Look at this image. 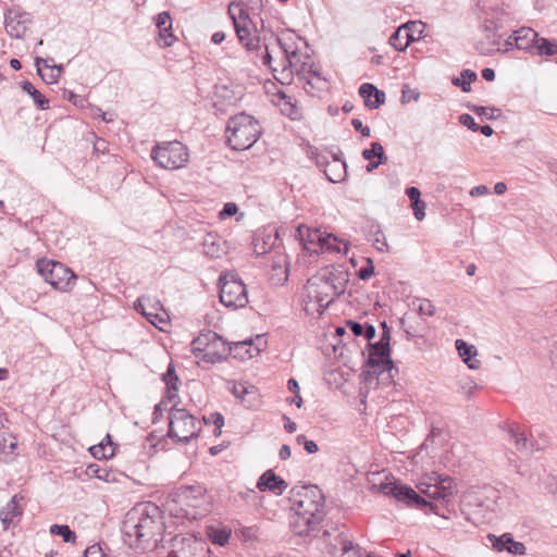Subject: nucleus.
<instances>
[{
  "instance_id": "obj_44",
  "label": "nucleus",
  "mask_w": 557,
  "mask_h": 557,
  "mask_svg": "<svg viewBox=\"0 0 557 557\" xmlns=\"http://www.w3.org/2000/svg\"><path fill=\"white\" fill-rule=\"evenodd\" d=\"M50 533L62 536L65 543H74L76 540L75 533L66 524H52Z\"/></svg>"
},
{
  "instance_id": "obj_58",
  "label": "nucleus",
  "mask_w": 557,
  "mask_h": 557,
  "mask_svg": "<svg viewBox=\"0 0 557 557\" xmlns=\"http://www.w3.org/2000/svg\"><path fill=\"white\" fill-rule=\"evenodd\" d=\"M354 128L356 131H360L363 137H369L371 134L370 127L363 126L362 122L359 119H354L351 122Z\"/></svg>"
},
{
  "instance_id": "obj_64",
  "label": "nucleus",
  "mask_w": 557,
  "mask_h": 557,
  "mask_svg": "<svg viewBox=\"0 0 557 557\" xmlns=\"http://www.w3.org/2000/svg\"><path fill=\"white\" fill-rule=\"evenodd\" d=\"M283 419L285 420L284 428L288 433H294L297 429L296 423L293 422L287 416H284Z\"/></svg>"
},
{
  "instance_id": "obj_24",
  "label": "nucleus",
  "mask_w": 557,
  "mask_h": 557,
  "mask_svg": "<svg viewBox=\"0 0 557 557\" xmlns=\"http://www.w3.org/2000/svg\"><path fill=\"white\" fill-rule=\"evenodd\" d=\"M288 484L277 476L272 470L265 471L258 480L257 487L263 492V491H271L276 494H282L286 488Z\"/></svg>"
},
{
  "instance_id": "obj_22",
  "label": "nucleus",
  "mask_w": 557,
  "mask_h": 557,
  "mask_svg": "<svg viewBox=\"0 0 557 557\" xmlns=\"http://www.w3.org/2000/svg\"><path fill=\"white\" fill-rule=\"evenodd\" d=\"M203 253L210 258H221L226 255V242L216 234L209 233L202 243Z\"/></svg>"
},
{
  "instance_id": "obj_49",
  "label": "nucleus",
  "mask_w": 557,
  "mask_h": 557,
  "mask_svg": "<svg viewBox=\"0 0 557 557\" xmlns=\"http://www.w3.org/2000/svg\"><path fill=\"white\" fill-rule=\"evenodd\" d=\"M366 263L367 264L357 272L358 277L362 281L369 280L374 274L373 261L370 258H367Z\"/></svg>"
},
{
  "instance_id": "obj_8",
  "label": "nucleus",
  "mask_w": 557,
  "mask_h": 557,
  "mask_svg": "<svg viewBox=\"0 0 557 557\" xmlns=\"http://www.w3.org/2000/svg\"><path fill=\"white\" fill-rule=\"evenodd\" d=\"M220 301L227 308H244L248 304L246 285L234 272H226L220 277Z\"/></svg>"
},
{
  "instance_id": "obj_33",
  "label": "nucleus",
  "mask_w": 557,
  "mask_h": 557,
  "mask_svg": "<svg viewBox=\"0 0 557 557\" xmlns=\"http://www.w3.org/2000/svg\"><path fill=\"white\" fill-rule=\"evenodd\" d=\"M233 351L235 354V357H239L242 359H250L257 356L261 351V348L258 345H256L252 339H249L235 343L233 345Z\"/></svg>"
},
{
  "instance_id": "obj_55",
  "label": "nucleus",
  "mask_w": 557,
  "mask_h": 557,
  "mask_svg": "<svg viewBox=\"0 0 557 557\" xmlns=\"http://www.w3.org/2000/svg\"><path fill=\"white\" fill-rule=\"evenodd\" d=\"M205 423L212 422L216 430H221L224 424V418L221 413H212L209 418H203Z\"/></svg>"
},
{
  "instance_id": "obj_10",
  "label": "nucleus",
  "mask_w": 557,
  "mask_h": 557,
  "mask_svg": "<svg viewBox=\"0 0 557 557\" xmlns=\"http://www.w3.org/2000/svg\"><path fill=\"white\" fill-rule=\"evenodd\" d=\"M151 158L161 168L178 170L189 161L187 148L180 141H169L158 145L151 151Z\"/></svg>"
},
{
  "instance_id": "obj_28",
  "label": "nucleus",
  "mask_w": 557,
  "mask_h": 557,
  "mask_svg": "<svg viewBox=\"0 0 557 557\" xmlns=\"http://www.w3.org/2000/svg\"><path fill=\"white\" fill-rule=\"evenodd\" d=\"M36 66L38 74L48 84L57 83L62 72V65H49L48 61L41 58H36Z\"/></svg>"
},
{
  "instance_id": "obj_46",
  "label": "nucleus",
  "mask_w": 557,
  "mask_h": 557,
  "mask_svg": "<svg viewBox=\"0 0 557 557\" xmlns=\"http://www.w3.org/2000/svg\"><path fill=\"white\" fill-rule=\"evenodd\" d=\"M156 299H151L150 297H140L134 304V308L141 312L143 315L147 318L148 312H156L151 309L150 304H153Z\"/></svg>"
},
{
  "instance_id": "obj_56",
  "label": "nucleus",
  "mask_w": 557,
  "mask_h": 557,
  "mask_svg": "<svg viewBox=\"0 0 557 557\" xmlns=\"http://www.w3.org/2000/svg\"><path fill=\"white\" fill-rule=\"evenodd\" d=\"M459 122L463 126H466V127H468V128H470L472 131H478V125H476L474 119L470 114H467V113L461 114L459 116Z\"/></svg>"
},
{
  "instance_id": "obj_17",
  "label": "nucleus",
  "mask_w": 557,
  "mask_h": 557,
  "mask_svg": "<svg viewBox=\"0 0 557 557\" xmlns=\"http://www.w3.org/2000/svg\"><path fill=\"white\" fill-rule=\"evenodd\" d=\"M416 28H425V24L420 21H412L399 26L389 38L391 46L397 51H405L412 41L417 40L412 37V34H409L408 29Z\"/></svg>"
},
{
  "instance_id": "obj_14",
  "label": "nucleus",
  "mask_w": 557,
  "mask_h": 557,
  "mask_svg": "<svg viewBox=\"0 0 557 557\" xmlns=\"http://www.w3.org/2000/svg\"><path fill=\"white\" fill-rule=\"evenodd\" d=\"M381 491L385 495L407 504H416L418 506L428 504L413 488L404 484L394 482L382 483Z\"/></svg>"
},
{
  "instance_id": "obj_43",
  "label": "nucleus",
  "mask_w": 557,
  "mask_h": 557,
  "mask_svg": "<svg viewBox=\"0 0 557 557\" xmlns=\"http://www.w3.org/2000/svg\"><path fill=\"white\" fill-rule=\"evenodd\" d=\"M476 77L475 72L467 69L461 72L459 77L453 79V84L461 87L462 91L468 92L470 91L471 83L474 82Z\"/></svg>"
},
{
  "instance_id": "obj_36",
  "label": "nucleus",
  "mask_w": 557,
  "mask_h": 557,
  "mask_svg": "<svg viewBox=\"0 0 557 557\" xmlns=\"http://www.w3.org/2000/svg\"><path fill=\"white\" fill-rule=\"evenodd\" d=\"M87 474L89 476L97 478L107 483L117 482L116 472L108 468L99 467L98 465H90L87 468Z\"/></svg>"
},
{
  "instance_id": "obj_1",
  "label": "nucleus",
  "mask_w": 557,
  "mask_h": 557,
  "mask_svg": "<svg viewBox=\"0 0 557 557\" xmlns=\"http://www.w3.org/2000/svg\"><path fill=\"white\" fill-rule=\"evenodd\" d=\"M349 274L342 267L329 265L310 276L300 293L301 310L311 318L321 317L347 288Z\"/></svg>"
},
{
  "instance_id": "obj_45",
  "label": "nucleus",
  "mask_w": 557,
  "mask_h": 557,
  "mask_svg": "<svg viewBox=\"0 0 557 557\" xmlns=\"http://www.w3.org/2000/svg\"><path fill=\"white\" fill-rule=\"evenodd\" d=\"M362 157L366 160H372L373 157L380 159V162H386L387 157L385 156L384 148L380 143H372L370 149L362 151Z\"/></svg>"
},
{
  "instance_id": "obj_18",
  "label": "nucleus",
  "mask_w": 557,
  "mask_h": 557,
  "mask_svg": "<svg viewBox=\"0 0 557 557\" xmlns=\"http://www.w3.org/2000/svg\"><path fill=\"white\" fill-rule=\"evenodd\" d=\"M487 540L497 552L506 550L512 555L522 556L525 554V546L521 542L513 540L510 533H504L500 536L488 534Z\"/></svg>"
},
{
  "instance_id": "obj_16",
  "label": "nucleus",
  "mask_w": 557,
  "mask_h": 557,
  "mask_svg": "<svg viewBox=\"0 0 557 557\" xmlns=\"http://www.w3.org/2000/svg\"><path fill=\"white\" fill-rule=\"evenodd\" d=\"M209 337H211V342L205 356L201 357V361L216 363L225 360L228 354L233 351V346H228L215 332L209 331Z\"/></svg>"
},
{
  "instance_id": "obj_52",
  "label": "nucleus",
  "mask_w": 557,
  "mask_h": 557,
  "mask_svg": "<svg viewBox=\"0 0 557 557\" xmlns=\"http://www.w3.org/2000/svg\"><path fill=\"white\" fill-rule=\"evenodd\" d=\"M175 38L172 34V28L166 30H159V41L163 47H170L174 42Z\"/></svg>"
},
{
  "instance_id": "obj_54",
  "label": "nucleus",
  "mask_w": 557,
  "mask_h": 557,
  "mask_svg": "<svg viewBox=\"0 0 557 557\" xmlns=\"http://www.w3.org/2000/svg\"><path fill=\"white\" fill-rule=\"evenodd\" d=\"M411 207L413 209L414 218L418 221H422L425 218V203L422 200H420L411 203Z\"/></svg>"
},
{
  "instance_id": "obj_13",
  "label": "nucleus",
  "mask_w": 557,
  "mask_h": 557,
  "mask_svg": "<svg viewBox=\"0 0 557 557\" xmlns=\"http://www.w3.org/2000/svg\"><path fill=\"white\" fill-rule=\"evenodd\" d=\"M325 555L330 557H360L358 546L345 533L335 535L330 543L326 544Z\"/></svg>"
},
{
  "instance_id": "obj_20",
  "label": "nucleus",
  "mask_w": 557,
  "mask_h": 557,
  "mask_svg": "<svg viewBox=\"0 0 557 557\" xmlns=\"http://www.w3.org/2000/svg\"><path fill=\"white\" fill-rule=\"evenodd\" d=\"M371 361L382 363L383 370H391L393 362L391 360L389 334L384 332L380 342L373 346Z\"/></svg>"
},
{
  "instance_id": "obj_62",
  "label": "nucleus",
  "mask_w": 557,
  "mask_h": 557,
  "mask_svg": "<svg viewBox=\"0 0 557 557\" xmlns=\"http://www.w3.org/2000/svg\"><path fill=\"white\" fill-rule=\"evenodd\" d=\"M348 325L355 335L360 336L363 334V326L360 323L349 321Z\"/></svg>"
},
{
  "instance_id": "obj_50",
  "label": "nucleus",
  "mask_w": 557,
  "mask_h": 557,
  "mask_svg": "<svg viewBox=\"0 0 557 557\" xmlns=\"http://www.w3.org/2000/svg\"><path fill=\"white\" fill-rule=\"evenodd\" d=\"M156 25L159 30H166L172 28V20L168 12H161L157 15Z\"/></svg>"
},
{
  "instance_id": "obj_23",
  "label": "nucleus",
  "mask_w": 557,
  "mask_h": 557,
  "mask_svg": "<svg viewBox=\"0 0 557 557\" xmlns=\"http://www.w3.org/2000/svg\"><path fill=\"white\" fill-rule=\"evenodd\" d=\"M539 34L530 27H521L513 33L515 47L519 50H524L532 54L535 40L539 38Z\"/></svg>"
},
{
  "instance_id": "obj_15",
  "label": "nucleus",
  "mask_w": 557,
  "mask_h": 557,
  "mask_svg": "<svg viewBox=\"0 0 557 557\" xmlns=\"http://www.w3.org/2000/svg\"><path fill=\"white\" fill-rule=\"evenodd\" d=\"M30 23V15L17 9H10L5 14V30L12 38H22Z\"/></svg>"
},
{
  "instance_id": "obj_31",
  "label": "nucleus",
  "mask_w": 557,
  "mask_h": 557,
  "mask_svg": "<svg viewBox=\"0 0 557 557\" xmlns=\"http://www.w3.org/2000/svg\"><path fill=\"white\" fill-rule=\"evenodd\" d=\"M532 55L546 58L557 55V40L539 36Z\"/></svg>"
},
{
  "instance_id": "obj_2",
  "label": "nucleus",
  "mask_w": 557,
  "mask_h": 557,
  "mask_svg": "<svg viewBox=\"0 0 557 557\" xmlns=\"http://www.w3.org/2000/svg\"><path fill=\"white\" fill-rule=\"evenodd\" d=\"M275 41L282 54L281 60H274V49L265 45L263 63L270 66L275 79L281 84H290L295 74L301 77L307 73L308 67L314 64L310 55L298 52L289 44L280 38H276Z\"/></svg>"
},
{
  "instance_id": "obj_26",
  "label": "nucleus",
  "mask_w": 557,
  "mask_h": 557,
  "mask_svg": "<svg viewBox=\"0 0 557 557\" xmlns=\"http://www.w3.org/2000/svg\"><path fill=\"white\" fill-rule=\"evenodd\" d=\"M467 498H469V504L472 503L470 498H475V505L491 509L497 498V492L491 486H485L470 492Z\"/></svg>"
},
{
  "instance_id": "obj_7",
  "label": "nucleus",
  "mask_w": 557,
  "mask_h": 557,
  "mask_svg": "<svg viewBox=\"0 0 557 557\" xmlns=\"http://www.w3.org/2000/svg\"><path fill=\"white\" fill-rule=\"evenodd\" d=\"M228 14L243 47L250 51L259 49L261 45L257 28L242 5L236 2H231L228 5Z\"/></svg>"
},
{
  "instance_id": "obj_34",
  "label": "nucleus",
  "mask_w": 557,
  "mask_h": 557,
  "mask_svg": "<svg viewBox=\"0 0 557 557\" xmlns=\"http://www.w3.org/2000/svg\"><path fill=\"white\" fill-rule=\"evenodd\" d=\"M180 500L190 508H198L205 502L202 492L195 487H186L182 494H180Z\"/></svg>"
},
{
  "instance_id": "obj_21",
  "label": "nucleus",
  "mask_w": 557,
  "mask_h": 557,
  "mask_svg": "<svg viewBox=\"0 0 557 557\" xmlns=\"http://www.w3.org/2000/svg\"><path fill=\"white\" fill-rule=\"evenodd\" d=\"M22 496L14 495L10 502L0 510V520L4 529H8L11 524H14L16 520L22 516Z\"/></svg>"
},
{
  "instance_id": "obj_25",
  "label": "nucleus",
  "mask_w": 557,
  "mask_h": 557,
  "mask_svg": "<svg viewBox=\"0 0 557 557\" xmlns=\"http://www.w3.org/2000/svg\"><path fill=\"white\" fill-rule=\"evenodd\" d=\"M360 96L364 99L366 106L370 109H376L385 100V94L380 91L372 84H362L359 89Z\"/></svg>"
},
{
  "instance_id": "obj_5",
  "label": "nucleus",
  "mask_w": 557,
  "mask_h": 557,
  "mask_svg": "<svg viewBox=\"0 0 557 557\" xmlns=\"http://www.w3.org/2000/svg\"><path fill=\"white\" fill-rule=\"evenodd\" d=\"M296 237L301 243L304 249L311 253L335 251L346 255L349 249V245L345 240L306 225H299L297 227Z\"/></svg>"
},
{
  "instance_id": "obj_63",
  "label": "nucleus",
  "mask_w": 557,
  "mask_h": 557,
  "mask_svg": "<svg viewBox=\"0 0 557 557\" xmlns=\"http://www.w3.org/2000/svg\"><path fill=\"white\" fill-rule=\"evenodd\" d=\"M304 446H305V449H306V451H307L308 454H314V453H317V451H318V449H319V448H318L317 443H315V442H313V441H309V440H308V441H305Z\"/></svg>"
},
{
  "instance_id": "obj_42",
  "label": "nucleus",
  "mask_w": 557,
  "mask_h": 557,
  "mask_svg": "<svg viewBox=\"0 0 557 557\" xmlns=\"http://www.w3.org/2000/svg\"><path fill=\"white\" fill-rule=\"evenodd\" d=\"M21 86L23 90L33 98L35 104L40 110H46L48 108V99L40 91H38L29 82H23Z\"/></svg>"
},
{
  "instance_id": "obj_59",
  "label": "nucleus",
  "mask_w": 557,
  "mask_h": 557,
  "mask_svg": "<svg viewBox=\"0 0 557 557\" xmlns=\"http://www.w3.org/2000/svg\"><path fill=\"white\" fill-rule=\"evenodd\" d=\"M406 194L409 197V199L411 200V203L421 200L420 199L421 193H420V190L417 187H409V188H407L406 189Z\"/></svg>"
},
{
  "instance_id": "obj_41",
  "label": "nucleus",
  "mask_w": 557,
  "mask_h": 557,
  "mask_svg": "<svg viewBox=\"0 0 557 557\" xmlns=\"http://www.w3.org/2000/svg\"><path fill=\"white\" fill-rule=\"evenodd\" d=\"M211 337H209V331L206 333H201L199 336H197L190 344L191 352L201 359L202 356H205L208 346L210 344Z\"/></svg>"
},
{
  "instance_id": "obj_27",
  "label": "nucleus",
  "mask_w": 557,
  "mask_h": 557,
  "mask_svg": "<svg viewBox=\"0 0 557 557\" xmlns=\"http://www.w3.org/2000/svg\"><path fill=\"white\" fill-rule=\"evenodd\" d=\"M455 344L456 349L458 350V354L463 362L472 370L479 369L481 363L475 358L478 355L476 348L473 345L467 344L462 339H457Z\"/></svg>"
},
{
  "instance_id": "obj_61",
  "label": "nucleus",
  "mask_w": 557,
  "mask_h": 557,
  "mask_svg": "<svg viewBox=\"0 0 557 557\" xmlns=\"http://www.w3.org/2000/svg\"><path fill=\"white\" fill-rule=\"evenodd\" d=\"M488 193V188L485 186V185H478V186H474L471 190H470V195L472 197H480V196H483V195H486Z\"/></svg>"
},
{
  "instance_id": "obj_53",
  "label": "nucleus",
  "mask_w": 557,
  "mask_h": 557,
  "mask_svg": "<svg viewBox=\"0 0 557 557\" xmlns=\"http://www.w3.org/2000/svg\"><path fill=\"white\" fill-rule=\"evenodd\" d=\"M238 207L234 202H227L224 205V208L219 213L220 219L224 220L226 218L233 216L237 213Z\"/></svg>"
},
{
  "instance_id": "obj_39",
  "label": "nucleus",
  "mask_w": 557,
  "mask_h": 557,
  "mask_svg": "<svg viewBox=\"0 0 557 557\" xmlns=\"http://www.w3.org/2000/svg\"><path fill=\"white\" fill-rule=\"evenodd\" d=\"M90 453L95 458H110L114 455V447L110 435L106 436V442L90 447Z\"/></svg>"
},
{
  "instance_id": "obj_9",
  "label": "nucleus",
  "mask_w": 557,
  "mask_h": 557,
  "mask_svg": "<svg viewBox=\"0 0 557 557\" xmlns=\"http://www.w3.org/2000/svg\"><path fill=\"white\" fill-rule=\"evenodd\" d=\"M201 423L187 410L172 407L169 416V436L178 442H188L196 436Z\"/></svg>"
},
{
  "instance_id": "obj_6",
  "label": "nucleus",
  "mask_w": 557,
  "mask_h": 557,
  "mask_svg": "<svg viewBox=\"0 0 557 557\" xmlns=\"http://www.w3.org/2000/svg\"><path fill=\"white\" fill-rule=\"evenodd\" d=\"M36 265L41 277L53 288L69 292L73 287L76 275L63 263L42 258L37 261Z\"/></svg>"
},
{
  "instance_id": "obj_48",
  "label": "nucleus",
  "mask_w": 557,
  "mask_h": 557,
  "mask_svg": "<svg viewBox=\"0 0 557 557\" xmlns=\"http://www.w3.org/2000/svg\"><path fill=\"white\" fill-rule=\"evenodd\" d=\"M210 539L214 544L224 546L230 540V532L226 530H213L210 533Z\"/></svg>"
},
{
  "instance_id": "obj_57",
  "label": "nucleus",
  "mask_w": 557,
  "mask_h": 557,
  "mask_svg": "<svg viewBox=\"0 0 557 557\" xmlns=\"http://www.w3.org/2000/svg\"><path fill=\"white\" fill-rule=\"evenodd\" d=\"M85 557H106V555L99 545H91L86 548Z\"/></svg>"
},
{
  "instance_id": "obj_32",
  "label": "nucleus",
  "mask_w": 557,
  "mask_h": 557,
  "mask_svg": "<svg viewBox=\"0 0 557 557\" xmlns=\"http://www.w3.org/2000/svg\"><path fill=\"white\" fill-rule=\"evenodd\" d=\"M232 393L243 403L251 405L252 399L257 394V388L252 384H248L246 382H238L233 384Z\"/></svg>"
},
{
  "instance_id": "obj_29",
  "label": "nucleus",
  "mask_w": 557,
  "mask_h": 557,
  "mask_svg": "<svg viewBox=\"0 0 557 557\" xmlns=\"http://www.w3.org/2000/svg\"><path fill=\"white\" fill-rule=\"evenodd\" d=\"M150 307L156 312H148L147 320L160 331H165L170 324V321L169 315L163 309L161 302L159 300H154L153 304H150Z\"/></svg>"
},
{
  "instance_id": "obj_3",
  "label": "nucleus",
  "mask_w": 557,
  "mask_h": 557,
  "mask_svg": "<svg viewBox=\"0 0 557 557\" xmlns=\"http://www.w3.org/2000/svg\"><path fill=\"white\" fill-rule=\"evenodd\" d=\"M158 507L140 505L126 513L123 522L125 541L131 547L146 548L160 531V523L153 513Z\"/></svg>"
},
{
  "instance_id": "obj_19",
  "label": "nucleus",
  "mask_w": 557,
  "mask_h": 557,
  "mask_svg": "<svg viewBox=\"0 0 557 557\" xmlns=\"http://www.w3.org/2000/svg\"><path fill=\"white\" fill-rule=\"evenodd\" d=\"M300 79L304 81V88L313 96H319L320 92L327 89V81L315 64L308 67L307 73Z\"/></svg>"
},
{
  "instance_id": "obj_60",
  "label": "nucleus",
  "mask_w": 557,
  "mask_h": 557,
  "mask_svg": "<svg viewBox=\"0 0 557 557\" xmlns=\"http://www.w3.org/2000/svg\"><path fill=\"white\" fill-rule=\"evenodd\" d=\"M242 536L245 539V540H248V541H255L257 540L258 537V534H257V529L255 528H246L242 531Z\"/></svg>"
},
{
  "instance_id": "obj_12",
  "label": "nucleus",
  "mask_w": 557,
  "mask_h": 557,
  "mask_svg": "<svg viewBox=\"0 0 557 557\" xmlns=\"http://www.w3.org/2000/svg\"><path fill=\"white\" fill-rule=\"evenodd\" d=\"M293 509L301 515V519L320 522L324 517V503L317 487H306L294 500Z\"/></svg>"
},
{
  "instance_id": "obj_35",
  "label": "nucleus",
  "mask_w": 557,
  "mask_h": 557,
  "mask_svg": "<svg viewBox=\"0 0 557 557\" xmlns=\"http://www.w3.org/2000/svg\"><path fill=\"white\" fill-rule=\"evenodd\" d=\"M276 97V104L281 107L283 113H285L293 120L299 117L298 109L296 104L293 102L292 97L287 96L283 90H278Z\"/></svg>"
},
{
  "instance_id": "obj_51",
  "label": "nucleus",
  "mask_w": 557,
  "mask_h": 557,
  "mask_svg": "<svg viewBox=\"0 0 557 557\" xmlns=\"http://www.w3.org/2000/svg\"><path fill=\"white\" fill-rule=\"evenodd\" d=\"M459 385H460L461 391L466 395H471L473 393V391L476 388L475 382L470 376L462 377L459 381Z\"/></svg>"
},
{
  "instance_id": "obj_37",
  "label": "nucleus",
  "mask_w": 557,
  "mask_h": 557,
  "mask_svg": "<svg viewBox=\"0 0 557 557\" xmlns=\"http://www.w3.org/2000/svg\"><path fill=\"white\" fill-rule=\"evenodd\" d=\"M508 434L511 443L519 453L530 451L531 447L524 431H521L520 429H509Z\"/></svg>"
},
{
  "instance_id": "obj_11",
  "label": "nucleus",
  "mask_w": 557,
  "mask_h": 557,
  "mask_svg": "<svg viewBox=\"0 0 557 557\" xmlns=\"http://www.w3.org/2000/svg\"><path fill=\"white\" fill-rule=\"evenodd\" d=\"M417 486L428 497L443 502L449 500L456 493L454 480L436 472L424 474Z\"/></svg>"
},
{
  "instance_id": "obj_30",
  "label": "nucleus",
  "mask_w": 557,
  "mask_h": 557,
  "mask_svg": "<svg viewBox=\"0 0 557 557\" xmlns=\"http://www.w3.org/2000/svg\"><path fill=\"white\" fill-rule=\"evenodd\" d=\"M271 280L274 284H284L288 278V261L286 256L278 255L272 262Z\"/></svg>"
},
{
  "instance_id": "obj_40",
  "label": "nucleus",
  "mask_w": 557,
  "mask_h": 557,
  "mask_svg": "<svg viewBox=\"0 0 557 557\" xmlns=\"http://www.w3.org/2000/svg\"><path fill=\"white\" fill-rule=\"evenodd\" d=\"M301 518V515H298V511H295L292 520L293 531L300 536L307 535L310 532L311 528L319 523L318 521H307V519Z\"/></svg>"
},
{
  "instance_id": "obj_47",
  "label": "nucleus",
  "mask_w": 557,
  "mask_h": 557,
  "mask_svg": "<svg viewBox=\"0 0 557 557\" xmlns=\"http://www.w3.org/2000/svg\"><path fill=\"white\" fill-rule=\"evenodd\" d=\"M417 310L421 315L432 317L435 313V307L429 299H417Z\"/></svg>"
},
{
  "instance_id": "obj_38",
  "label": "nucleus",
  "mask_w": 557,
  "mask_h": 557,
  "mask_svg": "<svg viewBox=\"0 0 557 557\" xmlns=\"http://www.w3.org/2000/svg\"><path fill=\"white\" fill-rule=\"evenodd\" d=\"M163 381L166 385L168 392L166 396L170 400H173L177 397L178 392V377L175 374L174 367L172 364L169 366L166 372L163 374Z\"/></svg>"
},
{
  "instance_id": "obj_4",
  "label": "nucleus",
  "mask_w": 557,
  "mask_h": 557,
  "mask_svg": "<svg viewBox=\"0 0 557 557\" xmlns=\"http://www.w3.org/2000/svg\"><path fill=\"white\" fill-rule=\"evenodd\" d=\"M261 135L259 122L251 115L240 113L232 116L225 129L228 146L234 150H247Z\"/></svg>"
}]
</instances>
